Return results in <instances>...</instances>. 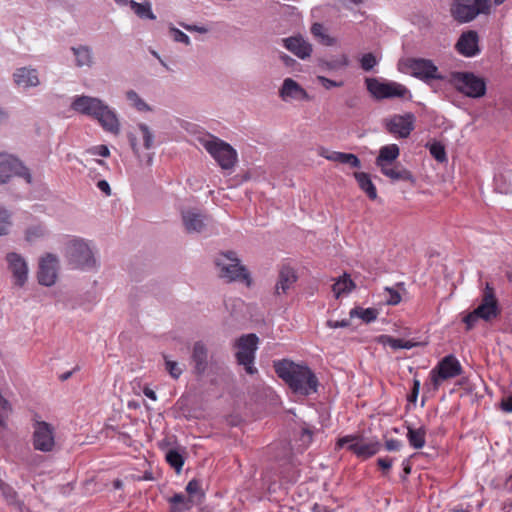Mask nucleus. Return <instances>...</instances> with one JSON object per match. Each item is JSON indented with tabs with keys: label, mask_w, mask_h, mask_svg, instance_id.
Returning a JSON list of instances; mask_svg holds the SVG:
<instances>
[{
	"label": "nucleus",
	"mask_w": 512,
	"mask_h": 512,
	"mask_svg": "<svg viewBox=\"0 0 512 512\" xmlns=\"http://www.w3.org/2000/svg\"><path fill=\"white\" fill-rule=\"evenodd\" d=\"M65 256L73 269L89 271L97 266V260L89 244L84 240H72L66 246Z\"/></svg>",
	"instance_id": "7"
},
{
	"label": "nucleus",
	"mask_w": 512,
	"mask_h": 512,
	"mask_svg": "<svg viewBox=\"0 0 512 512\" xmlns=\"http://www.w3.org/2000/svg\"><path fill=\"white\" fill-rule=\"evenodd\" d=\"M447 82L457 92L469 98L477 99L486 94L485 79L473 72L453 71L449 74Z\"/></svg>",
	"instance_id": "6"
},
{
	"label": "nucleus",
	"mask_w": 512,
	"mask_h": 512,
	"mask_svg": "<svg viewBox=\"0 0 512 512\" xmlns=\"http://www.w3.org/2000/svg\"><path fill=\"white\" fill-rule=\"evenodd\" d=\"M71 108L97 120L104 131L114 135L119 134L120 122L117 113L101 99L86 95L76 96L71 103Z\"/></svg>",
	"instance_id": "3"
},
{
	"label": "nucleus",
	"mask_w": 512,
	"mask_h": 512,
	"mask_svg": "<svg viewBox=\"0 0 512 512\" xmlns=\"http://www.w3.org/2000/svg\"><path fill=\"white\" fill-rule=\"evenodd\" d=\"M400 155V149L397 144H389L380 148L375 164L377 167L392 164Z\"/></svg>",
	"instance_id": "28"
},
{
	"label": "nucleus",
	"mask_w": 512,
	"mask_h": 512,
	"mask_svg": "<svg viewBox=\"0 0 512 512\" xmlns=\"http://www.w3.org/2000/svg\"><path fill=\"white\" fill-rule=\"evenodd\" d=\"M378 168L380 169L381 173L389 178L392 182H414L413 174L399 162L382 165V167Z\"/></svg>",
	"instance_id": "24"
},
{
	"label": "nucleus",
	"mask_w": 512,
	"mask_h": 512,
	"mask_svg": "<svg viewBox=\"0 0 512 512\" xmlns=\"http://www.w3.org/2000/svg\"><path fill=\"white\" fill-rule=\"evenodd\" d=\"M191 363L193 365V373L196 376H203L209 364V351L202 341H196L193 344L191 352Z\"/></svg>",
	"instance_id": "20"
},
{
	"label": "nucleus",
	"mask_w": 512,
	"mask_h": 512,
	"mask_svg": "<svg viewBox=\"0 0 512 512\" xmlns=\"http://www.w3.org/2000/svg\"><path fill=\"white\" fill-rule=\"evenodd\" d=\"M382 448L378 441L361 442L354 436V455L367 459L377 454Z\"/></svg>",
	"instance_id": "27"
},
{
	"label": "nucleus",
	"mask_w": 512,
	"mask_h": 512,
	"mask_svg": "<svg viewBox=\"0 0 512 512\" xmlns=\"http://www.w3.org/2000/svg\"><path fill=\"white\" fill-rule=\"evenodd\" d=\"M283 100L287 99H308L306 91L292 78H286L279 91Z\"/></svg>",
	"instance_id": "26"
},
{
	"label": "nucleus",
	"mask_w": 512,
	"mask_h": 512,
	"mask_svg": "<svg viewBox=\"0 0 512 512\" xmlns=\"http://www.w3.org/2000/svg\"><path fill=\"white\" fill-rule=\"evenodd\" d=\"M274 369L293 393L309 396L317 392L318 379L309 367L284 359L275 362Z\"/></svg>",
	"instance_id": "1"
},
{
	"label": "nucleus",
	"mask_w": 512,
	"mask_h": 512,
	"mask_svg": "<svg viewBox=\"0 0 512 512\" xmlns=\"http://www.w3.org/2000/svg\"><path fill=\"white\" fill-rule=\"evenodd\" d=\"M413 122V114L394 115L385 121V128L394 136L407 138L414 129Z\"/></svg>",
	"instance_id": "16"
},
{
	"label": "nucleus",
	"mask_w": 512,
	"mask_h": 512,
	"mask_svg": "<svg viewBox=\"0 0 512 512\" xmlns=\"http://www.w3.org/2000/svg\"><path fill=\"white\" fill-rule=\"evenodd\" d=\"M71 108L97 120L104 131L114 135L119 134L120 122L117 113L101 99L86 95L76 96L71 103Z\"/></svg>",
	"instance_id": "2"
},
{
	"label": "nucleus",
	"mask_w": 512,
	"mask_h": 512,
	"mask_svg": "<svg viewBox=\"0 0 512 512\" xmlns=\"http://www.w3.org/2000/svg\"><path fill=\"white\" fill-rule=\"evenodd\" d=\"M46 232V228L43 225H32L26 230V240L33 242L39 238L44 237Z\"/></svg>",
	"instance_id": "42"
},
{
	"label": "nucleus",
	"mask_w": 512,
	"mask_h": 512,
	"mask_svg": "<svg viewBox=\"0 0 512 512\" xmlns=\"http://www.w3.org/2000/svg\"><path fill=\"white\" fill-rule=\"evenodd\" d=\"M327 325L330 327V328H340V327H347L350 325V322L348 319H343V320H328L327 321Z\"/></svg>",
	"instance_id": "60"
},
{
	"label": "nucleus",
	"mask_w": 512,
	"mask_h": 512,
	"mask_svg": "<svg viewBox=\"0 0 512 512\" xmlns=\"http://www.w3.org/2000/svg\"><path fill=\"white\" fill-rule=\"evenodd\" d=\"M354 178L357 181L360 189L367 195L370 200L377 199V189L369 174L364 172L354 173Z\"/></svg>",
	"instance_id": "31"
},
{
	"label": "nucleus",
	"mask_w": 512,
	"mask_h": 512,
	"mask_svg": "<svg viewBox=\"0 0 512 512\" xmlns=\"http://www.w3.org/2000/svg\"><path fill=\"white\" fill-rule=\"evenodd\" d=\"M403 446V443L397 439H387L385 441V449L387 451H399Z\"/></svg>",
	"instance_id": "54"
},
{
	"label": "nucleus",
	"mask_w": 512,
	"mask_h": 512,
	"mask_svg": "<svg viewBox=\"0 0 512 512\" xmlns=\"http://www.w3.org/2000/svg\"><path fill=\"white\" fill-rule=\"evenodd\" d=\"M499 313L500 310L494 288L487 282L483 290L481 303L474 309V314H478L485 321H490L496 318Z\"/></svg>",
	"instance_id": "15"
},
{
	"label": "nucleus",
	"mask_w": 512,
	"mask_h": 512,
	"mask_svg": "<svg viewBox=\"0 0 512 512\" xmlns=\"http://www.w3.org/2000/svg\"><path fill=\"white\" fill-rule=\"evenodd\" d=\"M126 99L139 112H149L152 108L134 90L126 92Z\"/></svg>",
	"instance_id": "37"
},
{
	"label": "nucleus",
	"mask_w": 512,
	"mask_h": 512,
	"mask_svg": "<svg viewBox=\"0 0 512 512\" xmlns=\"http://www.w3.org/2000/svg\"><path fill=\"white\" fill-rule=\"evenodd\" d=\"M181 26L190 32H198L201 34H205L208 32V28H206L204 26H197V25H190V24H183V23H181Z\"/></svg>",
	"instance_id": "59"
},
{
	"label": "nucleus",
	"mask_w": 512,
	"mask_h": 512,
	"mask_svg": "<svg viewBox=\"0 0 512 512\" xmlns=\"http://www.w3.org/2000/svg\"><path fill=\"white\" fill-rule=\"evenodd\" d=\"M87 153L94 156L108 157L110 150L106 145H97L89 148Z\"/></svg>",
	"instance_id": "48"
},
{
	"label": "nucleus",
	"mask_w": 512,
	"mask_h": 512,
	"mask_svg": "<svg viewBox=\"0 0 512 512\" xmlns=\"http://www.w3.org/2000/svg\"><path fill=\"white\" fill-rule=\"evenodd\" d=\"M500 408L506 413H512V395H509L501 400Z\"/></svg>",
	"instance_id": "56"
},
{
	"label": "nucleus",
	"mask_w": 512,
	"mask_h": 512,
	"mask_svg": "<svg viewBox=\"0 0 512 512\" xmlns=\"http://www.w3.org/2000/svg\"><path fill=\"white\" fill-rule=\"evenodd\" d=\"M128 140H129L130 146H131L134 154L138 155L139 154V148H138V145H137V139H136L135 135L132 134V133L128 134Z\"/></svg>",
	"instance_id": "64"
},
{
	"label": "nucleus",
	"mask_w": 512,
	"mask_h": 512,
	"mask_svg": "<svg viewBox=\"0 0 512 512\" xmlns=\"http://www.w3.org/2000/svg\"><path fill=\"white\" fill-rule=\"evenodd\" d=\"M130 8L141 19H149V20L156 19V15L152 11V5L149 0H145L142 3H138L134 0H131Z\"/></svg>",
	"instance_id": "34"
},
{
	"label": "nucleus",
	"mask_w": 512,
	"mask_h": 512,
	"mask_svg": "<svg viewBox=\"0 0 512 512\" xmlns=\"http://www.w3.org/2000/svg\"><path fill=\"white\" fill-rule=\"evenodd\" d=\"M366 87L371 96L377 100L391 98L411 97L410 91L406 86L394 81H380L377 78H366Z\"/></svg>",
	"instance_id": "10"
},
{
	"label": "nucleus",
	"mask_w": 512,
	"mask_h": 512,
	"mask_svg": "<svg viewBox=\"0 0 512 512\" xmlns=\"http://www.w3.org/2000/svg\"><path fill=\"white\" fill-rule=\"evenodd\" d=\"M462 373V366L458 359L450 354L439 361L437 366L430 372V379L435 390L442 381L459 376Z\"/></svg>",
	"instance_id": "13"
},
{
	"label": "nucleus",
	"mask_w": 512,
	"mask_h": 512,
	"mask_svg": "<svg viewBox=\"0 0 512 512\" xmlns=\"http://www.w3.org/2000/svg\"><path fill=\"white\" fill-rule=\"evenodd\" d=\"M58 261L55 256L48 254L39 264L38 281L41 285L51 286L57 278Z\"/></svg>",
	"instance_id": "19"
},
{
	"label": "nucleus",
	"mask_w": 512,
	"mask_h": 512,
	"mask_svg": "<svg viewBox=\"0 0 512 512\" xmlns=\"http://www.w3.org/2000/svg\"><path fill=\"white\" fill-rule=\"evenodd\" d=\"M165 368L174 379H178L183 370L176 361L169 360L165 357Z\"/></svg>",
	"instance_id": "46"
},
{
	"label": "nucleus",
	"mask_w": 512,
	"mask_h": 512,
	"mask_svg": "<svg viewBox=\"0 0 512 512\" xmlns=\"http://www.w3.org/2000/svg\"><path fill=\"white\" fill-rule=\"evenodd\" d=\"M318 80L321 83V85L323 87H325L326 89H330L332 87L340 86L342 84L341 82H336V81L330 80V79H328V78H326L324 76H319Z\"/></svg>",
	"instance_id": "58"
},
{
	"label": "nucleus",
	"mask_w": 512,
	"mask_h": 512,
	"mask_svg": "<svg viewBox=\"0 0 512 512\" xmlns=\"http://www.w3.org/2000/svg\"><path fill=\"white\" fill-rule=\"evenodd\" d=\"M185 490L191 498L195 495H198L199 498L204 497V493L201 490V481L196 478L187 483Z\"/></svg>",
	"instance_id": "44"
},
{
	"label": "nucleus",
	"mask_w": 512,
	"mask_h": 512,
	"mask_svg": "<svg viewBox=\"0 0 512 512\" xmlns=\"http://www.w3.org/2000/svg\"><path fill=\"white\" fill-rule=\"evenodd\" d=\"M71 51L75 56V65L77 67H91L93 65V51L87 45H79L71 47Z\"/></svg>",
	"instance_id": "30"
},
{
	"label": "nucleus",
	"mask_w": 512,
	"mask_h": 512,
	"mask_svg": "<svg viewBox=\"0 0 512 512\" xmlns=\"http://www.w3.org/2000/svg\"><path fill=\"white\" fill-rule=\"evenodd\" d=\"M352 288V279L348 273H344L343 280L339 279L332 286V291L334 293L335 298H340L342 295H348L350 289Z\"/></svg>",
	"instance_id": "36"
},
{
	"label": "nucleus",
	"mask_w": 512,
	"mask_h": 512,
	"mask_svg": "<svg viewBox=\"0 0 512 512\" xmlns=\"http://www.w3.org/2000/svg\"><path fill=\"white\" fill-rule=\"evenodd\" d=\"M393 460L389 457H383L377 459V465L382 469L383 474L387 475L392 467Z\"/></svg>",
	"instance_id": "52"
},
{
	"label": "nucleus",
	"mask_w": 512,
	"mask_h": 512,
	"mask_svg": "<svg viewBox=\"0 0 512 512\" xmlns=\"http://www.w3.org/2000/svg\"><path fill=\"white\" fill-rule=\"evenodd\" d=\"M197 140L222 169L230 170L235 166L237 152L229 143L210 133L198 136Z\"/></svg>",
	"instance_id": "4"
},
{
	"label": "nucleus",
	"mask_w": 512,
	"mask_h": 512,
	"mask_svg": "<svg viewBox=\"0 0 512 512\" xmlns=\"http://www.w3.org/2000/svg\"><path fill=\"white\" fill-rule=\"evenodd\" d=\"M347 64H348V62H347L346 57H344L343 60H341V61L333 60V61L326 62V65L331 69H337L342 66H346Z\"/></svg>",
	"instance_id": "63"
},
{
	"label": "nucleus",
	"mask_w": 512,
	"mask_h": 512,
	"mask_svg": "<svg viewBox=\"0 0 512 512\" xmlns=\"http://www.w3.org/2000/svg\"><path fill=\"white\" fill-rule=\"evenodd\" d=\"M313 434H314L313 428L306 425L301 430L300 440L303 442V444L308 445L312 442Z\"/></svg>",
	"instance_id": "51"
},
{
	"label": "nucleus",
	"mask_w": 512,
	"mask_h": 512,
	"mask_svg": "<svg viewBox=\"0 0 512 512\" xmlns=\"http://www.w3.org/2000/svg\"><path fill=\"white\" fill-rule=\"evenodd\" d=\"M13 81L16 86L24 89L36 87L40 84L38 71L32 67H20L13 73Z\"/></svg>",
	"instance_id": "23"
},
{
	"label": "nucleus",
	"mask_w": 512,
	"mask_h": 512,
	"mask_svg": "<svg viewBox=\"0 0 512 512\" xmlns=\"http://www.w3.org/2000/svg\"><path fill=\"white\" fill-rule=\"evenodd\" d=\"M360 67L364 71H371L378 63L376 56L373 53H366L359 59Z\"/></svg>",
	"instance_id": "43"
},
{
	"label": "nucleus",
	"mask_w": 512,
	"mask_h": 512,
	"mask_svg": "<svg viewBox=\"0 0 512 512\" xmlns=\"http://www.w3.org/2000/svg\"><path fill=\"white\" fill-rule=\"evenodd\" d=\"M457 52L465 57H474L480 53L479 36L474 30L463 32L455 44Z\"/></svg>",
	"instance_id": "18"
},
{
	"label": "nucleus",
	"mask_w": 512,
	"mask_h": 512,
	"mask_svg": "<svg viewBox=\"0 0 512 512\" xmlns=\"http://www.w3.org/2000/svg\"><path fill=\"white\" fill-rule=\"evenodd\" d=\"M214 263L221 279L226 282L239 281L250 285V275L245 266L241 265L240 259L234 251L219 253L215 257Z\"/></svg>",
	"instance_id": "5"
},
{
	"label": "nucleus",
	"mask_w": 512,
	"mask_h": 512,
	"mask_svg": "<svg viewBox=\"0 0 512 512\" xmlns=\"http://www.w3.org/2000/svg\"><path fill=\"white\" fill-rule=\"evenodd\" d=\"M297 281V276L293 269L289 267H283L278 276V280L274 287V295L280 297L287 294L288 290Z\"/></svg>",
	"instance_id": "25"
},
{
	"label": "nucleus",
	"mask_w": 512,
	"mask_h": 512,
	"mask_svg": "<svg viewBox=\"0 0 512 512\" xmlns=\"http://www.w3.org/2000/svg\"><path fill=\"white\" fill-rule=\"evenodd\" d=\"M491 12V0H454L450 6V14L458 23L473 21L478 15Z\"/></svg>",
	"instance_id": "8"
},
{
	"label": "nucleus",
	"mask_w": 512,
	"mask_h": 512,
	"mask_svg": "<svg viewBox=\"0 0 512 512\" xmlns=\"http://www.w3.org/2000/svg\"><path fill=\"white\" fill-rule=\"evenodd\" d=\"M168 502L170 504V512L189 511L195 505L193 498L183 493H175L168 499Z\"/></svg>",
	"instance_id": "29"
},
{
	"label": "nucleus",
	"mask_w": 512,
	"mask_h": 512,
	"mask_svg": "<svg viewBox=\"0 0 512 512\" xmlns=\"http://www.w3.org/2000/svg\"><path fill=\"white\" fill-rule=\"evenodd\" d=\"M97 187L100 191H102L106 196L111 195V188L109 183L106 180H100L97 183Z\"/></svg>",
	"instance_id": "62"
},
{
	"label": "nucleus",
	"mask_w": 512,
	"mask_h": 512,
	"mask_svg": "<svg viewBox=\"0 0 512 512\" xmlns=\"http://www.w3.org/2000/svg\"><path fill=\"white\" fill-rule=\"evenodd\" d=\"M379 311L376 308L354 307V317L360 318L364 323H371L377 319Z\"/></svg>",
	"instance_id": "38"
},
{
	"label": "nucleus",
	"mask_w": 512,
	"mask_h": 512,
	"mask_svg": "<svg viewBox=\"0 0 512 512\" xmlns=\"http://www.w3.org/2000/svg\"><path fill=\"white\" fill-rule=\"evenodd\" d=\"M138 129L142 133L143 145H144L145 149H147V150L151 149L154 145V134L151 131L150 127L145 123H139Z\"/></svg>",
	"instance_id": "41"
},
{
	"label": "nucleus",
	"mask_w": 512,
	"mask_h": 512,
	"mask_svg": "<svg viewBox=\"0 0 512 512\" xmlns=\"http://www.w3.org/2000/svg\"><path fill=\"white\" fill-rule=\"evenodd\" d=\"M481 317L478 314H474V310L469 312L463 317V322L466 325V330H471Z\"/></svg>",
	"instance_id": "50"
},
{
	"label": "nucleus",
	"mask_w": 512,
	"mask_h": 512,
	"mask_svg": "<svg viewBox=\"0 0 512 512\" xmlns=\"http://www.w3.org/2000/svg\"><path fill=\"white\" fill-rule=\"evenodd\" d=\"M169 32L175 42L183 43L187 46L190 45L191 42L189 36L178 28L172 26L170 27Z\"/></svg>",
	"instance_id": "47"
},
{
	"label": "nucleus",
	"mask_w": 512,
	"mask_h": 512,
	"mask_svg": "<svg viewBox=\"0 0 512 512\" xmlns=\"http://www.w3.org/2000/svg\"><path fill=\"white\" fill-rule=\"evenodd\" d=\"M406 67L413 77L423 81L426 84H430L432 80L445 79V76L439 72L438 67L430 59L409 58L406 61Z\"/></svg>",
	"instance_id": "12"
},
{
	"label": "nucleus",
	"mask_w": 512,
	"mask_h": 512,
	"mask_svg": "<svg viewBox=\"0 0 512 512\" xmlns=\"http://www.w3.org/2000/svg\"><path fill=\"white\" fill-rule=\"evenodd\" d=\"M259 338L256 334L250 333L239 337L235 343L237 352L235 354L237 363L242 365L247 374L257 373L254 366L255 354L258 349Z\"/></svg>",
	"instance_id": "9"
},
{
	"label": "nucleus",
	"mask_w": 512,
	"mask_h": 512,
	"mask_svg": "<svg viewBox=\"0 0 512 512\" xmlns=\"http://www.w3.org/2000/svg\"><path fill=\"white\" fill-rule=\"evenodd\" d=\"M283 46L300 59H307L311 56L312 45L301 35L291 36L282 39Z\"/></svg>",
	"instance_id": "22"
},
{
	"label": "nucleus",
	"mask_w": 512,
	"mask_h": 512,
	"mask_svg": "<svg viewBox=\"0 0 512 512\" xmlns=\"http://www.w3.org/2000/svg\"><path fill=\"white\" fill-rule=\"evenodd\" d=\"M12 177L22 178L27 184H32L30 169L17 157L0 153V184H6Z\"/></svg>",
	"instance_id": "11"
},
{
	"label": "nucleus",
	"mask_w": 512,
	"mask_h": 512,
	"mask_svg": "<svg viewBox=\"0 0 512 512\" xmlns=\"http://www.w3.org/2000/svg\"><path fill=\"white\" fill-rule=\"evenodd\" d=\"M420 390V381L418 379H414L413 387L411 389V393L408 395L407 399L409 402L415 403Z\"/></svg>",
	"instance_id": "55"
},
{
	"label": "nucleus",
	"mask_w": 512,
	"mask_h": 512,
	"mask_svg": "<svg viewBox=\"0 0 512 512\" xmlns=\"http://www.w3.org/2000/svg\"><path fill=\"white\" fill-rule=\"evenodd\" d=\"M166 461L168 464L176 470L177 473H179L184 465V458L183 456L175 449H170L166 453Z\"/></svg>",
	"instance_id": "39"
},
{
	"label": "nucleus",
	"mask_w": 512,
	"mask_h": 512,
	"mask_svg": "<svg viewBox=\"0 0 512 512\" xmlns=\"http://www.w3.org/2000/svg\"><path fill=\"white\" fill-rule=\"evenodd\" d=\"M378 343L388 345L391 348L397 349H411L414 345L410 341H406L400 338H394L389 335H380L377 338Z\"/></svg>",
	"instance_id": "35"
},
{
	"label": "nucleus",
	"mask_w": 512,
	"mask_h": 512,
	"mask_svg": "<svg viewBox=\"0 0 512 512\" xmlns=\"http://www.w3.org/2000/svg\"><path fill=\"white\" fill-rule=\"evenodd\" d=\"M8 268L12 273L14 284L23 287L28 279V265L25 259L18 253L10 252L6 256Z\"/></svg>",
	"instance_id": "17"
},
{
	"label": "nucleus",
	"mask_w": 512,
	"mask_h": 512,
	"mask_svg": "<svg viewBox=\"0 0 512 512\" xmlns=\"http://www.w3.org/2000/svg\"><path fill=\"white\" fill-rule=\"evenodd\" d=\"M311 33L316 37L320 38L324 33V26L321 23H314L311 26Z\"/></svg>",
	"instance_id": "61"
},
{
	"label": "nucleus",
	"mask_w": 512,
	"mask_h": 512,
	"mask_svg": "<svg viewBox=\"0 0 512 512\" xmlns=\"http://www.w3.org/2000/svg\"><path fill=\"white\" fill-rule=\"evenodd\" d=\"M10 226L11 221L9 212L3 207H0V236L6 235L9 231Z\"/></svg>",
	"instance_id": "45"
},
{
	"label": "nucleus",
	"mask_w": 512,
	"mask_h": 512,
	"mask_svg": "<svg viewBox=\"0 0 512 512\" xmlns=\"http://www.w3.org/2000/svg\"><path fill=\"white\" fill-rule=\"evenodd\" d=\"M319 156L326 158L327 160L343 163L352 164V153H342L337 151H330L324 147H319L317 150Z\"/></svg>",
	"instance_id": "33"
},
{
	"label": "nucleus",
	"mask_w": 512,
	"mask_h": 512,
	"mask_svg": "<svg viewBox=\"0 0 512 512\" xmlns=\"http://www.w3.org/2000/svg\"><path fill=\"white\" fill-rule=\"evenodd\" d=\"M407 440L409 445L414 449H421L426 443V429L425 427L413 428L407 427Z\"/></svg>",
	"instance_id": "32"
},
{
	"label": "nucleus",
	"mask_w": 512,
	"mask_h": 512,
	"mask_svg": "<svg viewBox=\"0 0 512 512\" xmlns=\"http://www.w3.org/2000/svg\"><path fill=\"white\" fill-rule=\"evenodd\" d=\"M386 291L389 294V297L387 298V303L389 305H397L401 301V296L398 291L393 288H386Z\"/></svg>",
	"instance_id": "53"
},
{
	"label": "nucleus",
	"mask_w": 512,
	"mask_h": 512,
	"mask_svg": "<svg viewBox=\"0 0 512 512\" xmlns=\"http://www.w3.org/2000/svg\"><path fill=\"white\" fill-rule=\"evenodd\" d=\"M0 488H1L3 496L6 498V500L9 503H13L16 500L17 493L12 487H10L7 484L2 483V484H0Z\"/></svg>",
	"instance_id": "49"
},
{
	"label": "nucleus",
	"mask_w": 512,
	"mask_h": 512,
	"mask_svg": "<svg viewBox=\"0 0 512 512\" xmlns=\"http://www.w3.org/2000/svg\"><path fill=\"white\" fill-rule=\"evenodd\" d=\"M208 218L196 209L182 211V222L187 233H202L206 230Z\"/></svg>",
	"instance_id": "21"
},
{
	"label": "nucleus",
	"mask_w": 512,
	"mask_h": 512,
	"mask_svg": "<svg viewBox=\"0 0 512 512\" xmlns=\"http://www.w3.org/2000/svg\"><path fill=\"white\" fill-rule=\"evenodd\" d=\"M337 447L338 448L346 447L347 450L352 451V435H347V436L339 439L337 442Z\"/></svg>",
	"instance_id": "57"
},
{
	"label": "nucleus",
	"mask_w": 512,
	"mask_h": 512,
	"mask_svg": "<svg viewBox=\"0 0 512 512\" xmlns=\"http://www.w3.org/2000/svg\"><path fill=\"white\" fill-rule=\"evenodd\" d=\"M431 156L440 163L447 161V154L445 147L440 142H433L428 146Z\"/></svg>",
	"instance_id": "40"
},
{
	"label": "nucleus",
	"mask_w": 512,
	"mask_h": 512,
	"mask_svg": "<svg viewBox=\"0 0 512 512\" xmlns=\"http://www.w3.org/2000/svg\"><path fill=\"white\" fill-rule=\"evenodd\" d=\"M32 443L35 450L51 452L55 446L54 427L45 421L36 422Z\"/></svg>",
	"instance_id": "14"
}]
</instances>
